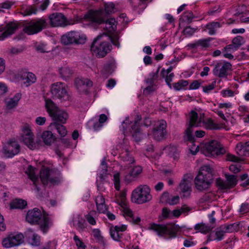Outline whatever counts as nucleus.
Masks as SVG:
<instances>
[{"mask_svg": "<svg viewBox=\"0 0 249 249\" xmlns=\"http://www.w3.org/2000/svg\"><path fill=\"white\" fill-rule=\"evenodd\" d=\"M84 18L89 22L92 26H97L105 23V27L104 28L108 33H112L116 30L117 22L114 18H110L107 20L102 17V12L96 10L89 11L84 16Z\"/></svg>", "mask_w": 249, "mask_h": 249, "instance_id": "f257e3e1", "label": "nucleus"}, {"mask_svg": "<svg viewBox=\"0 0 249 249\" xmlns=\"http://www.w3.org/2000/svg\"><path fill=\"white\" fill-rule=\"evenodd\" d=\"M53 222L48 213L43 210L34 208L32 209V225L38 226L39 230L43 234H46L49 231Z\"/></svg>", "mask_w": 249, "mask_h": 249, "instance_id": "f03ea898", "label": "nucleus"}, {"mask_svg": "<svg viewBox=\"0 0 249 249\" xmlns=\"http://www.w3.org/2000/svg\"><path fill=\"white\" fill-rule=\"evenodd\" d=\"M212 168L208 165L200 168L198 174L195 179L196 188L200 191L208 188L213 180Z\"/></svg>", "mask_w": 249, "mask_h": 249, "instance_id": "7ed1b4c3", "label": "nucleus"}, {"mask_svg": "<svg viewBox=\"0 0 249 249\" xmlns=\"http://www.w3.org/2000/svg\"><path fill=\"white\" fill-rule=\"evenodd\" d=\"M45 107L53 122L65 124L69 118L68 113L64 109L59 108L51 100L45 99Z\"/></svg>", "mask_w": 249, "mask_h": 249, "instance_id": "20e7f679", "label": "nucleus"}, {"mask_svg": "<svg viewBox=\"0 0 249 249\" xmlns=\"http://www.w3.org/2000/svg\"><path fill=\"white\" fill-rule=\"evenodd\" d=\"M141 120V117L140 115H137L135 120L133 124L129 128L130 121L128 117H126L124 121L122 124L121 130L124 135H126L130 133L136 141L139 142L141 140V129L140 126V122Z\"/></svg>", "mask_w": 249, "mask_h": 249, "instance_id": "39448f33", "label": "nucleus"}, {"mask_svg": "<svg viewBox=\"0 0 249 249\" xmlns=\"http://www.w3.org/2000/svg\"><path fill=\"white\" fill-rule=\"evenodd\" d=\"M59 174L53 169L43 168L40 171V178L44 185H57L60 182Z\"/></svg>", "mask_w": 249, "mask_h": 249, "instance_id": "423d86ee", "label": "nucleus"}, {"mask_svg": "<svg viewBox=\"0 0 249 249\" xmlns=\"http://www.w3.org/2000/svg\"><path fill=\"white\" fill-rule=\"evenodd\" d=\"M102 37V35L97 36L94 39L90 46L91 51L98 58L105 57L110 51L112 48L111 45L108 42H98Z\"/></svg>", "mask_w": 249, "mask_h": 249, "instance_id": "0eeeda50", "label": "nucleus"}, {"mask_svg": "<svg viewBox=\"0 0 249 249\" xmlns=\"http://www.w3.org/2000/svg\"><path fill=\"white\" fill-rule=\"evenodd\" d=\"M201 120L198 118L197 113L194 110H192L190 113L188 127L185 130V134L187 137V140L190 142L194 146H195L194 143L195 138L193 135V128L201 126Z\"/></svg>", "mask_w": 249, "mask_h": 249, "instance_id": "6e6552de", "label": "nucleus"}, {"mask_svg": "<svg viewBox=\"0 0 249 249\" xmlns=\"http://www.w3.org/2000/svg\"><path fill=\"white\" fill-rule=\"evenodd\" d=\"M177 226L173 223L166 225L153 224L151 226V229L155 231L160 236L169 235L170 238H173L176 237L178 231Z\"/></svg>", "mask_w": 249, "mask_h": 249, "instance_id": "1a4fd4ad", "label": "nucleus"}, {"mask_svg": "<svg viewBox=\"0 0 249 249\" xmlns=\"http://www.w3.org/2000/svg\"><path fill=\"white\" fill-rule=\"evenodd\" d=\"M150 192V188L146 185L139 186L132 192V198L138 204L145 203L152 198Z\"/></svg>", "mask_w": 249, "mask_h": 249, "instance_id": "9d476101", "label": "nucleus"}, {"mask_svg": "<svg viewBox=\"0 0 249 249\" xmlns=\"http://www.w3.org/2000/svg\"><path fill=\"white\" fill-rule=\"evenodd\" d=\"M86 40L85 35L74 31L69 32L61 37V42L65 45L83 44Z\"/></svg>", "mask_w": 249, "mask_h": 249, "instance_id": "9b49d317", "label": "nucleus"}, {"mask_svg": "<svg viewBox=\"0 0 249 249\" xmlns=\"http://www.w3.org/2000/svg\"><path fill=\"white\" fill-rule=\"evenodd\" d=\"M204 152L207 157H214L225 154L226 150L218 142L213 140L205 145Z\"/></svg>", "mask_w": 249, "mask_h": 249, "instance_id": "f8f14e48", "label": "nucleus"}, {"mask_svg": "<svg viewBox=\"0 0 249 249\" xmlns=\"http://www.w3.org/2000/svg\"><path fill=\"white\" fill-rule=\"evenodd\" d=\"M167 124L164 120L158 121L152 128V133L153 138L160 141L166 139Z\"/></svg>", "mask_w": 249, "mask_h": 249, "instance_id": "ddd939ff", "label": "nucleus"}, {"mask_svg": "<svg viewBox=\"0 0 249 249\" xmlns=\"http://www.w3.org/2000/svg\"><path fill=\"white\" fill-rule=\"evenodd\" d=\"M24 242V236L22 234L11 233L8 234L2 241V245L6 248H10L18 246Z\"/></svg>", "mask_w": 249, "mask_h": 249, "instance_id": "4468645a", "label": "nucleus"}, {"mask_svg": "<svg viewBox=\"0 0 249 249\" xmlns=\"http://www.w3.org/2000/svg\"><path fill=\"white\" fill-rule=\"evenodd\" d=\"M21 23L18 21H11L5 25V26H0V40H3L5 38L15 34L19 28Z\"/></svg>", "mask_w": 249, "mask_h": 249, "instance_id": "2eb2a0df", "label": "nucleus"}, {"mask_svg": "<svg viewBox=\"0 0 249 249\" xmlns=\"http://www.w3.org/2000/svg\"><path fill=\"white\" fill-rule=\"evenodd\" d=\"M231 64L230 62L219 61L214 65L213 73L219 78L226 77L229 74V72L231 71Z\"/></svg>", "mask_w": 249, "mask_h": 249, "instance_id": "dca6fc26", "label": "nucleus"}, {"mask_svg": "<svg viewBox=\"0 0 249 249\" xmlns=\"http://www.w3.org/2000/svg\"><path fill=\"white\" fill-rule=\"evenodd\" d=\"M49 22L52 27H64L67 25V19L61 13L55 12L48 15Z\"/></svg>", "mask_w": 249, "mask_h": 249, "instance_id": "f3484780", "label": "nucleus"}, {"mask_svg": "<svg viewBox=\"0 0 249 249\" xmlns=\"http://www.w3.org/2000/svg\"><path fill=\"white\" fill-rule=\"evenodd\" d=\"M51 93L54 98L61 99L67 95L65 88V84L57 82L53 84L51 87Z\"/></svg>", "mask_w": 249, "mask_h": 249, "instance_id": "a211bd4d", "label": "nucleus"}, {"mask_svg": "<svg viewBox=\"0 0 249 249\" xmlns=\"http://www.w3.org/2000/svg\"><path fill=\"white\" fill-rule=\"evenodd\" d=\"M20 150L19 145L15 141H10L3 148V153L6 158H12L18 154Z\"/></svg>", "mask_w": 249, "mask_h": 249, "instance_id": "6ab92c4d", "label": "nucleus"}, {"mask_svg": "<svg viewBox=\"0 0 249 249\" xmlns=\"http://www.w3.org/2000/svg\"><path fill=\"white\" fill-rule=\"evenodd\" d=\"M119 158L120 159V162L121 164V167L122 168L124 166V169L129 168L131 164H133L135 162L134 158L127 150L122 152L120 155Z\"/></svg>", "mask_w": 249, "mask_h": 249, "instance_id": "aec40b11", "label": "nucleus"}, {"mask_svg": "<svg viewBox=\"0 0 249 249\" xmlns=\"http://www.w3.org/2000/svg\"><path fill=\"white\" fill-rule=\"evenodd\" d=\"M126 226L122 225L121 226H111L109 229V233L111 237L116 241H121L123 238V232L126 230Z\"/></svg>", "mask_w": 249, "mask_h": 249, "instance_id": "412c9836", "label": "nucleus"}, {"mask_svg": "<svg viewBox=\"0 0 249 249\" xmlns=\"http://www.w3.org/2000/svg\"><path fill=\"white\" fill-rule=\"evenodd\" d=\"M227 182L223 181L217 182V185L222 189H227L234 187L237 183V176L226 174Z\"/></svg>", "mask_w": 249, "mask_h": 249, "instance_id": "4be33fe9", "label": "nucleus"}, {"mask_svg": "<svg viewBox=\"0 0 249 249\" xmlns=\"http://www.w3.org/2000/svg\"><path fill=\"white\" fill-rule=\"evenodd\" d=\"M19 140L26 145L29 149H31V129L29 124H26L23 126Z\"/></svg>", "mask_w": 249, "mask_h": 249, "instance_id": "5701e85b", "label": "nucleus"}, {"mask_svg": "<svg viewBox=\"0 0 249 249\" xmlns=\"http://www.w3.org/2000/svg\"><path fill=\"white\" fill-rule=\"evenodd\" d=\"M48 24L45 18H40L32 19V35L41 32L43 29L46 28Z\"/></svg>", "mask_w": 249, "mask_h": 249, "instance_id": "b1692460", "label": "nucleus"}, {"mask_svg": "<svg viewBox=\"0 0 249 249\" xmlns=\"http://www.w3.org/2000/svg\"><path fill=\"white\" fill-rule=\"evenodd\" d=\"M142 171V166L137 165L134 166L129 173L124 176V180L127 183L135 181L139 177Z\"/></svg>", "mask_w": 249, "mask_h": 249, "instance_id": "393cba45", "label": "nucleus"}, {"mask_svg": "<svg viewBox=\"0 0 249 249\" xmlns=\"http://www.w3.org/2000/svg\"><path fill=\"white\" fill-rule=\"evenodd\" d=\"M179 189L183 198H189L192 192L191 182L188 179H183L179 184Z\"/></svg>", "mask_w": 249, "mask_h": 249, "instance_id": "a878e982", "label": "nucleus"}, {"mask_svg": "<svg viewBox=\"0 0 249 249\" xmlns=\"http://www.w3.org/2000/svg\"><path fill=\"white\" fill-rule=\"evenodd\" d=\"M73 225L79 232H82L87 228L85 220L80 215H78L73 218Z\"/></svg>", "mask_w": 249, "mask_h": 249, "instance_id": "bb28decb", "label": "nucleus"}, {"mask_svg": "<svg viewBox=\"0 0 249 249\" xmlns=\"http://www.w3.org/2000/svg\"><path fill=\"white\" fill-rule=\"evenodd\" d=\"M237 153L241 156H249V141L239 143L236 147Z\"/></svg>", "mask_w": 249, "mask_h": 249, "instance_id": "cd10ccee", "label": "nucleus"}, {"mask_svg": "<svg viewBox=\"0 0 249 249\" xmlns=\"http://www.w3.org/2000/svg\"><path fill=\"white\" fill-rule=\"evenodd\" d=\"M165 150L168 155L174 160H177L179 159L180 151L176 146L169 145L165 147Z\"/></svg>", "mask_w": 249, "mask_h": 249, "instance_id": "c85d7f7f", "label": "nucleus"}, {"mask_svg": "<svg viewBox=\"0 0 249 249\" xmlns=\"http://www.w3.org/2000/svg\"><path fill=\"white\" fill-rule=\"evenodd\" d=\"M114 60H111L108 63L104 65L101 71V74L103 77L107 78L109 75L113 73L114 71Z\"/></svg>", "mask_w": 249, "mask_h": 249, "instance_id": "c756f323", "label": "nucleus"}, {"mask_svg": "<svg viewBox=\"0 0 249 249\" xmlns=\"http://www.w3.org/2000/svg\"><path fill=\"white\" fill-rule=\"evenodd\" d=\"M75 84L78 89L80 91H84L87 89V87H90L92 86V82L89 79H76Z\"/></svg>", "mask_w": 249, "mask_h": 249, "instance_id": "7c9ffc66", "label": "nucleus"}, {"mask_svg": "<svg viewBox=\"0 0 249 249\" xmlns=\"http://www.w3.org/2000/svg\"><path fill=\"white\" fill-rule=\"evenodd\" d=\"M27 205V202L20 198L14 199L9 204L11 209H23L26 207Z\"/></svg>", "mask_w": 249, "mask_h": 249, "instance_id": "2f4dec72", "label": "nucleus"}, {"mask_svg": "<svg viewBox=\"0 0 249 249\" xmlns=\"http://www.w3.org/2000/svg\"><path fill=\"white\" fill-rule=\"evenodd\" d=\"M95 202L97 210L100 213H105L107 207L105 205V200L102 195H98L96 197Z\"/></svg>", "mask_w": 249, "mask_h": 249, "instance_id": "473e14b6", "label": "nucleus"}, {"mask_svg": "<svg viewBox=\"0 0 249 249\" xmlns=\"http://www.w3.org/2000/svg\"><path fill=\"white\" fill-rule=\"evenodd\" d=\"M21 94L20 93H16L12 98H9L6 101V107L8 109H12L16 107L20 99Z\"/></svg>", "mask_w": 249, "mask_h": 249, "instance_id": "72a5a7b5", "label": "nucleus"}, {"mask_svg": "<svg viewBox=\"0 0 249 249\" xmlns=\"http://www.w3.org/2000/svg\"><path fill=\"white\" fill-rule=\"evenodd\" d=\"M202 123L205 128L208 130H219L221 128L219 124L214 123L211 118L204 120Z\"/></svg>", "mask_w": 249, "mask_h": 249, "instance_id": "f704fd0d", "label": "nucleus"}, {"mask_svg": "<svg viewBox=\"0 0 249 249\" xmlns=\"http://www.w3.org/2000/svg\"><path fill=\"white\" fill-rule=\"evenodd\" d=\"M50 4V0H44L40 5H32V14H36L40 11H44Z\"/></svg>", "mask_w": 249, "mask_h": 249, "instance_id": "c9c22d12", "label": "nucleus"}, {"mask_svg": "<svg viewBox=\"0 0 249 249\" xmlns=\"http://www.w3.org/2000/svg\"><path fill=\"white\" fill-rule=\"evenodd\" d=\"M225 233L226 232L223 229L222 227L220 226L217 228L215 230V237L213 238L212 235H210L208 237V240L209 241L217 240V241H220L223 239Z\"/></svg>", "mask_w": 249, "mask_h": 249, "instance_id": "e433bc0d", "label": "nucleus"}, {"mask_svg": "<svg viewBox=\"0 0 249 249\" xmlns=\"http://www.w3.org/2000/svg\"><path fill=\"white\" fill-rule=\"evenodd\" d=\"M42 138L44 143L48 145H50L55 139L52 132L49 131H44L42 135Z\"/></svg>", "mask_w": 249, "mask_h": 249, "instance_id": "4c0bfd02", "label": "nucleus"}, {"mask_svg": "<svg viewBox=\"0 0 249 249\" xmlns=\"http://www.w3.org/2000/svg\"><path fill=\"white\" fill-rule=\"evenodd\" d=\"M51 126L57 131V133L61 137H64L67 135V130L66 127L63 125V124L53 122L51 124Z\"/></svg>", "mask_w": 249, "mask_h": 249, "instance_id": "58836bf2", "label": "nucleus"}, {"mask_svg": "<svg viewBox=\"0 0 249 249\" xmlns=\"http://www.w3.org/2000/svg\"><path fill=\"white\" fill-rule=\"evenodd\" d=\"M213 228V227L203 223L196 224L194 227L195 230L198 231L199 232L204 234L209 232Z\"/></svg>", "mask_w": 249, "mask_h": 249, "instance_id": "ea45409f", "label": "nucleus"}, {"mask_svg": "<svg viewBox=\"0 0 249 249\" xmlns=\"http://www.w3.org/2000/svg\"><path fill=\"white\" fill-rule=\"evenodd\" d=\"M221 26V23H220L219 22L215 21L208 23L206 27L209 31V34L210 35H213L215 34L216 29L217 28H220Z\"/></svg>", "mask_w": 249, "mask_h": 249, "instance_id": "a19ab883", "label": "nucleus"}, {"mask_svg": "<svg viewBox=\"0 0 249 249\" xmlns=\"http://www.w3.org/2000/svg\"><path fill=\"white\" fill-rule=\"evenodd\" d=\"M194 18L193 12L191 11H188L183 13L180 18V20L186 22L187 24H190L192 22Z\"/></svg>", "mask_w": 249, "mask_h": 249, "instance_id": "79ce46f5", "label": "nucleus"}, {"mask_svg": "<svg viewBox=\"0 0 249 249\" xmlns=\"http://www.w3.org/2000/svg\"><path fill=\"white\" fill-rule=\"evenodd\" d=\"M59 71L61 77L65 80H67L72 74V71L68 67L61 68Z\"/></svg>", "mask_w": 249, "mask_h": 249, "instance_id": "37998d69", "label": "nucleus"}, {"mask_svg": "<svg viewBox=\"0 0 249 249\" xmlns=\"http://www.w3.org/2000/svg\"><path fill=\"white\" fill-rule=\"evenodd\" d=\"M92 233L97 242L103 245L105 244V239L101 235V231L99 229H94L92 230Z\"/></svg>", "mask_w": 249, "mask_h": 249, "instance_id": "c03bdc74", "label": "nucleus"}, {"mask_svg": "<svg viewBox=\"0 0 249 249\" xmlns=\"http://www.w3.org/2000/svg\"><path fill=\"white\" fill-rule=\"evenodd\" d=\"M107 120V115L105 114H102L99 116V122L94 124L93 128L94 131H98L102 126L103 124Z\"/></svg>", "mask_w": 249, "mask_h": 249, "instance_id": "a18cd8bd", "label": "nucleus"}, {"mask_svg": "<svg viewBox=\"0 0 249 249\" xmlns=\"http://www.w3.org/2000/svg\"><path fill=\"white\" fill-rule=\"evenodd\" d=\"M160 69V67L158 68V69L156 72H152L149 75V77L145 79V81L146 84L149 85H153L155 81L158 77V73Z\"/></svg>", "mask_w": 249, "mask_h": 249, "instance_id": "49530a36", "label": "nucleus"}, {"mask_svg": "<svg viewBox=\"0 0 249 249\" xmlns=\"http://www.w3.org/2000/svg\"><path fill=\"white\" fill-rule=\"evenodd\" d=\"M100 168L99 178L104 179L107 172V164L105 160L102 161Z\"/></svg>", "mask_w": 249, "mask_h": 249, "instance_id": "de8ad7c7", "label": "nucleus"}, {"mask_svg": "<svg viewBox=\"0 0 249 249\" xmlns=\"http://www.w3.org/2000/svg\"><path fill=\"white\" fill-rule=\"evenodd\" d=\"M189 82L187 80H180L177 83L173 84V88L175 90L178 91L182 89L184 87L187 86Z\"/></svg>", "mask_w": 249, "mask_h": 249, "instance_id": "09e8293b", "label": "nucleus"}, {"mask_svg": "<svg viewBox=\"0 0 249 249\" xmlns=\"http://www.w3.org/2000/svg\"><path fill=\"white\" fill-rule=\"evenodd\" d=\"M31 73L29 72L23 71L20 74V78L23 81V84L26 87H28L31 84V80L30 77H31Z\"/></svg>", "mask_w": 249, "mask_h": 249, "instance_id": "8fccbe9b", "label": "nucleus"}, {"mask_svg": "<svg viewBox=\"0 0 249 249\" xmlns=\"http://www.w3.org/2000/svg\"><path fill=\"white\" fill-rule=\"evenodd\" d=\"M212 40L211 37H208L205 39H201L197 41V44L198 47L200 46L202 49H207L210 46V41Z\"/></svg>", "mask_w": 249, "mask_h": 249, "instance_id": "3c124183", "label": "nucleus"}, {"mask_svg": "<svg viewBox=\"0 0 249 249\" xmlns=\"http://www.w3.org/2000/svg\"><path fill=\"white\" fill-rule=\"evenodd\" d=\"M123 208L124 216L127 220H130L133 217L134 214L133 212L126 205H124Z\"/></svg>", "mask_w": 249, "mask_h": 249, "instance_id": "603ef678", "label": "nucleus"}, {"mask_svg": "<svg viewBox=\"0 0 249 249\" xmlns=\"http://www.w3.org/2000/svg\"><path fill=\"white\" fill-rule=\"evenodd\" d=\"M73 240L75 243L78 249H86V246L83 243L82 240H81L78 236L74 235L73 237Z\"/></svg>", "mask_w": 249, "mask_h": 249, "instance_id": "864d4df0", "label": "nucleus"}, {"mask_svg": "<svg viewBox=\"0 0 249 249\" xmlns=\"http://www.w3.org/2000/svg\"><path fill=\"white\" fill-rule=\"evenodd\" d=\"M170 211L166 207H164L162 209L161 215L159 216V219L160 221L167 219L170 214Z\"/></svg>", "mask_w": 249, "mask_h": 249, "instance_id": "5fc2aeb1", "label": "nucleus"}, {"mask_svg": "<svg viewBox=\"0 0 249 249\" xmlns=\"http://www.w3.org/2000/svg\"><path fill=\"white\" fill-rule=\"evenodd\" d=\"M196 29L190 26L186 27L183 30V33L185 36H191L195 33Z\"/></svg>", "mask_w": 249, "mask_h": 249, "instance_id": "6e6d98bb", "label": "nucleus"}, {"mask_svg": "<svg viewBox=\"0 0 249 249\" xmlns=\"http://www.w3.org/2000/svg\"><path fill=\"white\" fill-rule=\"evenodd\" d=\"M243 40V38L241 36H238L232 39V43L235 46V48L238 49L242 45Z\"/></svg>", "mask_w": 249, "mask_h": 249, "instance_id": "4d7b16f0", "label": "nucleus"}, {"mask_svg": "<svg viewBox=\"0 0 249 249\" xmlns=\"http://www.w3.org/2000/svg\"><path fill=\"white\" fill-rule=\"evenodd\" d=\"M94 213V211L90 212L88 214L85 215V217L89 222L91 225H95L96 223L95 218L92 216V213Z\"/></svg>", "mask_w": 249, "mask_h": 249, "instance_id": "13d9d810", "label": "nucleus"}, {"mask_svg": "<svg viewBox=\"0 0 249 249\" xmlns=\"http://www.w3.org/2000/svg\"><path fill=\"white\" fill-rule=\"evenodd\" d=\"M41 237L37 234H34L32 235V246H39L40 245Z\"/></svg>", "mask_w": 249, "mask_h": 249, "instance_id": "bf43d9fd", "label": "nucleus"}, {"mask_svg": "<svg viewBox=\"0 0 249 249\" xmlns=\"http://www.w3.org/2000/svg\"><path fill=\"white\" fill-rule=\"evenodd\" d=\"M216 85V81H213L211 84L208 85L203 86V91L205 93H208L210 92V91L213 89Z\"/></svg>", "mask_w": 249, "mask_h": 249, "instance_id": "052dcab7", "label": "nucleus"}, {"mask_svg": "<svg viewBox=\"0 0 249 249\" xmlns=\"http://www.w3.org/2000/svg\"><path fill=\"white\" fill-rule=\"evenodd\" d=\"M114 187L117 191H119L120 186V175L119 173L115 174L113 176Z\"/></svg>", "mask_w": 249, "mask_h": 249, "instance_id": "680f3d73", "label": "nucleus"}, {"mask_svg": "<svg viewBox=\"0 0 249 249\" xmlns=\"http://www.w3.org/2000/svg\"><path fill=\"white\" fill-rule=\"evenodd\" d=\"M32 182L34 185L36 189L37 192L39 191V187L38 185V183L39 182L38 178L35 175V173L33 172V167H32Z\"/></svg>", "mask_w": 249, "mask_h": 249, "instance_id": "e2e57ef3", "label": "nucleus"}, {"mask_svg": "<svg viewBox=\"0 0 249 249\" xmlns=\"http://www.w3.org/2000/svg\"><path fill=\"white\" fill-rule=\"evenodd\" d=\"M179 197L178 196H173L170 197L168 200H166V202L169 205H174L178 204L179 202Z\"/></svg>", "mask_w": 249, "mask_h": 249, "instance_id": "0e129e2a", "label": "nucleus"}, {"mask_svg": "<svg viewBox=\"0 0 249 249\" xmlns=\"http://www.w3.org/2000/svg\"><path fill=\"white\" fill-rule=\"evenodd\" d=\"M23 25H24V27L23 29V32L28 35H31V21L27 23L26 21H24Z\"/></svg>", "mask_w": 249, "mask_h": 249, "instance_id": "69168bd1", "label": "nucleus"}, {"mask_svg": "<svg viewBox=\"0 0 249 249\" xmlns=\"http://www.w3.org/2000/svg\"><path fill=\"white\" fill-rule=\"evenodd\" d=\"M114 5L113 3H106L105 4V11L106 13L109 14L114 11Z\"/></svg>", "mask_w": 249, "mask_h": 249, "instance_id": "338daca9", "label": "nucleus"}, {"mask_svg": "<svg viewBox=\"0 0 249 249\" xmlns=\"http://www.w3.org/2000/svg\"><path fill=\"white\" fill-rule=\"evenodd\" d=\"M220 92L223 97H233L234 95V91L231 89H223Z\"/></svg>", "mask_w": 249, "mask_h": 249, "instance_id": "774afa93", "label": "nucleus"}]
</instances>
